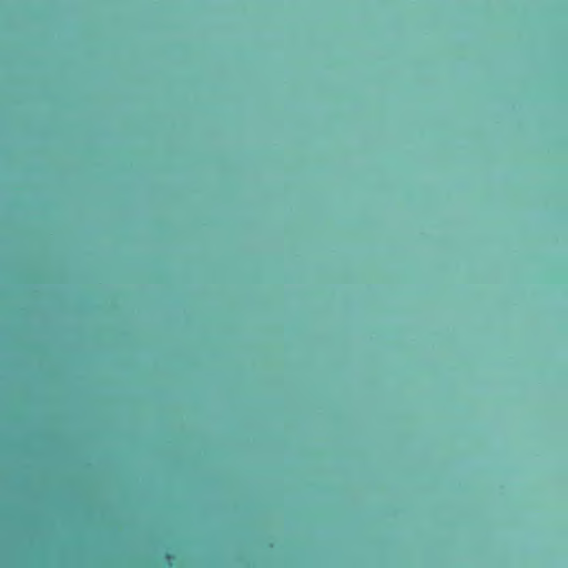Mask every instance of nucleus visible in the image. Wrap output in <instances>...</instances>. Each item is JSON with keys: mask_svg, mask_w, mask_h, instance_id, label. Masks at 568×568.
I'll return each instance as SVG.
<instances>
[{"mask_svg": "<svg viewBox=\"0 0 568 568\" xmlns=\"http://www.w3.org/2000/svg\"><path fill=\"white\" fill-rule=\"evenodd\" d=\"M13 287H14V288H18L19 286H18V285H14Z\"/></svg>", "mask_w": 568, "mask_h": 568, "instance_id": "f257e3e1", "label": "nucleus"}]
</instances>
